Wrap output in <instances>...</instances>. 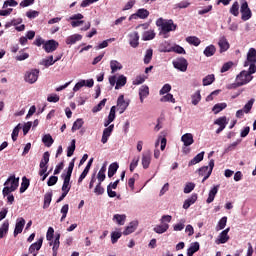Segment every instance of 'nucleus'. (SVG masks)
<instances>
[{
  "label": "nucleus",
  "mask_w": 256,
  "mask_h": 256,
  "mask_svg": "<svg viewBox=\"0 0 256 256\" xmlns=\"http://www.w3.org/2000/svg\"><path fill=\"white\" fill-rule=\"evenodd\" d=\"M73 169H75V159H72V161L69 163V166L67 168L66 174H61V177L63 179V185H62V191H71V175H73Z\"/></svg>",
  "instance_id": "f257e3e1"
},
{
  "label": "nucleus",
  "mask_w": 256,
  "mask_h": 256,
  "mask_svg": "<svg viewBox=\"0 0 256 256\" xmlns=\"http://www.w3.org/2000/svg\"><path fill=\"white\" fill-rule=\"evenodd\" d=\"M4 188L2 190V194L4 197L7 195H11L13 191H17V187H19V178H15V176H10L4 183Z\"/></svg>",
  "instance_id": "f03ea898"
},
{
  "label": "nucleus",
  "mask_w": 256,
  "mask_h": 256,
  "mask_svg": "<svg viewBox=\"0 0 256 256\" xmlns=\"http://www.w3.org/2000/svg\"><path fill=\"white\" fill-rule=\"evenodd\" d=\"M240 13L242 21H249L251 17H253V13L251 12V8H249V3L247 0H240Z\"/></svg>",
  "instance_id": "7ed1b4c3"
},
{
  "label": "nucleus",
  "mask_w": 256,
  "mask_h": 256,
  "mask_svg": "<svg viewBox=\"0 0 256 256\" xmlns=\"http://www.w3.org/2000/svg\"><path fill=\"white\" fill-rule=\"evenodd\" d=\"M157 27H161L162 33H169L171 31H175L177 29V25L173 23V20H169L168 22H164L163 18H160L156 22Z\"/></svg>",
  "instance_id": "20e7f679"
},
{
  "label": "nucleus",
  "mask_w": 256,
  "mask_h": 256,
  "mask_svg": "<svg viewBox=\"0 0 256 256\" xmlns=\"http://www.w3.org/2000/svg\"><path fill=\"white\" fill-rule=\"evenodd\" d=\"M172 63L174 69H178V71H181L182 73H185V71H187V67H189V62H187V59H185L184 57L178 58Z\"/></svg>",
  "instance_id": "39448f33"
},
{
  "label": "nucleus",
  "mask_w": 256,
  "mask_h": 256,
  "mask_svg": "<svg viewBox=\"0 0 256 256\" xmlns=\"http://www.w3.org/2000/svg\"><path fill=\"white\" fill-rule=\"evenodd\" d=\"M38 79H39V69H32L31 71H28L25 74V82L30 83V85H33V83H37Z\"/></svg>",
  "instance_id": "423d86ee"
},
{
  "label": "nucleus",
  "mask_w": 256,
  "mask_h": 256,
  "mask_svg": "<svg viewBox=\"0 0 256 256\" xmlns=\"http://www.w3.org/2000/svg\"><path fill=\"white\" fill-rule=\"evenodd\" d=\"M236 81L242 83V86L247 85L253 81V76L248 75L247 71L243 70L236 76Z\"/></svg>",
  "instance_id": "0eeeda50"
},
{
  "label": "nucleus",
  "mask_w": 256,
  "mask_h": 256,
  "mask_svg": "<svg viewBox=\"0 0 256 256\" xmlns=\"http://www.w3.org/2000/svg\"><path fill=\"white\" fill-rule=\"evenodd\" d=\"M60 239L61 234L56 233L54 241L52 240L51 242H49L50 247H52V256H57L59 247L61 245Z\"/></svg>",
  "instance_id": "6e6552de"
},
{
  "label": "nucleus",
  "mask_w": 256,
  "mask_h": 256,
  "mask_svg": "<svg viewBox=\"0 0 256 256\" xmlns=\"http://www.w3.org/2000/svg\"><path fill=\"white\" fill-rule=\"evenodd\" d=\"M57 47H59V42L55 40H48L43 45V49L46 53H53V51H57Z\"/></svg>",
  "instance_id": "1a4fd4ad"
},
{
  "label": "nucleus",
  "mask_w": 256,
  "mask_h": 256,
  "mask_svg": "<svg viewBox=\"0 0 256 256\" xmlns=\"http://www.w3.org/2000/svg\"><path fill=\"white\" fill-rule=\"evenodd\" d=\"M256 63V50L255 48H250L247 53V59L244 62V67H249V65Z\"/></svg>",
  "instance_id": "9d476101"
},
{
  "label": "nucleus",
  "mask_w": 256,
  "mask_h": 256,
  "mask_svg": "<svg viewBox=\"0 0 256 256\" xmlns=\"http://www.w3.org/2000/svg\"><path fill=\"white\" fill-rule=\"evenodd\" d=\"M117 107L120 114L125 113V111H127V107H129V102L125 101V96L123 94L117 99Z\"/></svg>",
  "instance_id": "9b49d317"
},
{
  "label": "nucleus",
  "mask_w": 256,
  "mask_h": 256,
  "mask_svg": "<svg viewBox=\"0 0 256 256\" xmlns=\"http://www.w3.org/2000/svg\"><path fill=\"white\" fill-rule=\"evenodd\" d=\"M137 17L139 19H147V17H149V10H147L145 8L138 9L135 14H132L129 17V21H131V19H137Z\"/></svg>",
  "instance_id": "f8f14e48"
},
{
  "label": "nucleus",
  "mask_w": 256,
  "mask_h": 256,
  "mask_svg": "<svg viewBox=\"0 0 256 256\" xmlns=\"http://www.w3.org/2000/svg\"><path fill=\"white\" fill-rule=\"evenodd\" d=\"M25 227V218H18L16 221L15 229H14V237L23 233V229Z\"/></svg>",
  "instance_id": "ddd939ff"
},
{
  "label": "nucleus",
  "mask_w": 256,
  "mask_h": 256,
  "mask_svg": "<svg viewBox=\"0 0 256 256\" xmlns=\"http://www.w3.org/2000/svg\"><path fill=\"white\" fill-rule=\"evenodd\" d=\"M113 129H115L114 124L110 125L109 127L103 130L102 139H101V143H103V145H105V143L109 141V137H111V133H113Z\"/></svg>",
  "instance_id": "4468645a"
},
{
  "label": "nucleus",
  "mask_w": 256,
  "mask_h": 256,
  "mask_svg": "<svg viewBox=\"0 0 256 256\" xmlns=\"http://www.w3.org/2000/svg\"><path fill=\"white\" fill-rule=\"evenodd\" d=\"M214 125H219V128L216 130L217 135H219L227 127V117L223 116L216 119Z\"/></svg>",
  "instance_id": "2eb2a0df"
},
{
  "label": "nucleus",
  "mask_w": 256,
  "mask_h": 256,
  "mask_svg": "<svg viewBox=\"0 0 256 256\" xmlns=\"http://www.w3.org/2000/svg\"><path fill=\"white\" fill-rule=\"evenodd\" d=\"M229 231H230V228H226L220 233L219 239L216 240L217 245H221L229 241Z\"/></svg>",
  "instance_id": "dca6fc26"
},
{
  "label": "nucleus",
  "mask_w": 256,
  "mask_h": 256,
  "mask_svg": "<svg viewBox=\"0 0 256 256\" xmlns=\"http://www.w3.org/2000/svg\"><path fill=\"white\" fill-rule=\"evenodd\" d=\"M41 247H43V237L38 239L37 242L33 243L29 247V253H33V256H37V253H35V251H39V249H41Z\"/></svg>",
  "instance_id": "f3484780"
},
{
  "label": "nucleus",
  "mask_w": 256,
  "mask_h": 256,
  "mask_svg": "<svg viewBox=\"0 0 256 256\" xmlns=\"http://www.w3.org/2000/svg\"><path fill=\"white\" fill-rule=\"evenodd\" d=\"M181 141L184 144V147H190V145H193L195 143V140L193 139V134L186 133L182 135Z\"/></svg>",
  "instance_id": "a211bd4d"
},
{
  "label": "nucleus",
  "mask_w": 256,
  "mask_h": 256,
  "mask_svg": "<svg viewBox=\"0 0 256 256\" xmlns=\"http://www.w3.org/2000/svg\"><path fill=\"white\" fill-rule=\"evenodd\" d=\"M150 165H151V151H147L142 155L143 169H149Z\"/></svg>",
  "instance_id": "6ab92c4d"
},
{
  "label": "nucleus",
  "mask_w": 256,
  "mask_h": 256,
  "mask_svg": "<svg viewBox=\"0 0 256 256\" xmlns=\"http://www.w3.org/2000/svg\"><path fill=\"white\" fill-rule=\"evenodd\" d=\"M217 193H219V185L214 186L208 194V198L206 200V203H213V201H215V197L217 195Z\"/></svg>",
  "instance_id": "aec40b11"
},
{
  "label": "nucleus",
  "mask_w": 256,
  "mask_h": 256,
  "mask_svg": "<svg viewBox=\"0 0 256 256\" xmlns=\"http://www.w3.org/2000/svg\"><path fill=\"white\" fill-rule=\"evenodd\" d=\"M81 39H83L81 34H73L66 38V45H75V43H77V41H81Z\"/></svg>",
  "instance_id": "412c9836"
},
{
  "label": "nucleus",
  "mask_w": 256,
  "mask_h": 256,
  "mask_svg": "<svg viewBox=\"0 0 256 256\" xmlns=\"http://www.w3.org/2000/svg\"><path fill=\"white\" fill-rule=\"evenodd\" d=\"M140 102L143 103L144 99L149 97V86L143 85L139 89Z\"/></svg>",
  "instance_id": "4be33fe9"
},
{
  "label": "nucleus",
  "mask_w": 256,
  "mask_h": 256,
  "mask_svg": "<svg viewBox=\"0 0 256 256\" xmlns=\"http://www.w3.org/2000/svg\"><path fill=\"white\" fill-rule=\"evenodd\" d=\"M160 53H172L173 52V46L169 44V42L165 41L159 46Z\"/></svg>",
  "instance_id": "5701e85b"
},
{
  "label": "nucleus",
  "mask_w": 256,
  "mask_h": 256,
  "mask_svg": "<svg viewBox=\"0 0 256 256\" xmlns=\"http://www.w3.org/2000/svg\"><path fill=\"white\" fill-rule=\"evenodd\" d=\"M200 245L199 242L191 243L190 247L187 249V256H193L197 251H199Z\"/></svg>",
  "instance_id": "b1692460"
},
{
  "label": "nucleus",
  "mask_w": 256,
  "mask_h": 256,
  "mask_svg": "<svg viewBox=\"0 0 256 256\" xmlns=\"http://www.w3.org/2000/svg\"><path fill=\"white\" fill-rule=\"evenodd\" d=\"M197 201V194H192L190 198L186 199L183 204V209H189Z\"/></svg>",
  "instance_id": "393cba45"
},
{
  "label": "nucleus",
  "mask_w": 256,
  "mask_h": 256,
  "mask_svg": "<svg viewBox=\"0 0 256 256\" xmlns=\"http://www.w3.org/2000/svg\"><path fill=\"white\" fill-rule=\"evenodd\" d=\"M130 45L134 49L139 47V33L134 32L133 34L130 35Z\"/></svg>",
  "instance_id": "a878e982"
},
{
  "label": "nucleus",
  "mask_w": 256,
  "mask_h": 256,
  "mask_svg": "<svg viewBox=\"0 0 256 256\" xmlns=\"http://www.w3.org/2000/svg\"><path fill=\"white\" fill-rule=\"evenodd\" d=\"M110 69L111 73H115L116 71H121V69H123V65L117 60H112L110 62Z\"/></svg>",
  "instance_id": "bb28decb"
},
{
  "label": "nucleus",
  "mask_w": 256,
  "mask_h": 256,
  "mask_svg": "<svg viewBox=\"0 0 256 256\" xmlns=\"http://www.w3.org/2000/svg\"><path fill=\"white\" fill-rule=\"evenodd\" d=\"M7 233H9V220H5L0 227V239H3Z\"/></svg>",
  "instance_id": "cd10ccee"
},
{
  "label": "nucleus",
  "mask_w": 256,
  "mask_h": 256,
  "mask_svg": "<svg viewBox=\"0 0 256 256\" xmlns=\"http://www.w3.org/2000/svg\"><path fill=\"white\" fill-rule=\"evenodd\" d=\"M218 45L220 47V51L221 53L227 51L229 49V42L227 41L226 37H222L219 42Z\"/></svg>",
  "instance_id": "c85d7f7f"
},
{
  "label": "nucleus",
  "mask_w": 256,
  "mask_h": 256,
  "mask_svg": "<svg viewBox=\"0 0 256 256\" xmlns=\"http://www.w3.org/2000/svg\"><path fill=\"white\" fill-rule=\"evenodd\" d=\"M53 200V192H47L44 195V205L43 209H49V205H51V201Z\"/></svg>",
  "instance_id": "c756f323"
},
{
  "label": "nucleus",
  "mask_w": 256,
  "mask_h": 256,
  "mask_svg": "<svg viewBox=\"0 0 256 256\" xmlns=\"http://www.w3.org/2000/svg\"><path fill=\"white\" fill-rule=\"evenodd\" d=\"M203 157H205V152H200L199 154H197L190 162H189V167L193 166V165H197V163H201V161L203 160Z\"/></svg>",
  "instance_id": "7c9ffc66"
},
{
  "label": "nucleus",
  "mask_w": 256,
  "mask_h": 256,
  "mask_svg": "<svg viewBox=\"0 0 256 256\" xmlns=\"http://www.w3.org/2000/svg\"><path fill=\"white\" fill-rule=\"evenodd\" d=\"M137 229V222H131L129 226L123 231V235H131V233H135Z\"/></svg>",
  "instance_id": "2f4dec72"
},
{
  "label": "nucleus",
  "mask_w": 256,
  "mask_h": 256,
  "mask_svg": "<svg viewBox=\"0 0 256 256\" xmlns=\"http://www.w3.org/2000/svg\"><path fill=\"white\" fill-rule=\"evenodd\" d=\"M125 85H127V77L120 75L116 81L115 89H121V87H125Z\"/></svg>",
  "instance_id": "473e14b6"
},
{
  "label": "nucleus",
  "mask_w": 256,
  "mask_h": 256,
  "mask_svg": "<svg viewBox=\"0 0 256 256\" xmlns=\"http://www.w3.org/2000/svg\"><path fill=\"white\" fill-rule=\"evenodd\" d=\"M168 229H169V224H161L154 227L153 231L161 235L163 233H166Z\"/></svg>",
  "instance_id": "72a5a7b5"
},
{
  "label": "nucleus",
  "mask_w": 256,
  "mask_h": 256,
  "mask_svg": "<svg viewBox=\"0 0 256 256\" xmlns=\"http://www.w3.org/2000/svg\"><path fill=\"white\" fill-rule=\"evenodd\" d=\"M186 41L189 45H194V47H199V45H201V40L197 38V36H189L186 38Z\"/></svg>",
  "instance_id": "f704fd0d"
},
{
  "label": "nucleus",
  "mask_w": 256,
  "mask_h": 256,
  "mask_svg": "<svg viewBox=\"0 0 256 256\" xmlns=\"http://www.w3.org/2000/svg\"><path fill=\"white\" fill-rule=\"evenodd\" d=\"M107 171V164H103L100 171L98 172L97 179L100 183H103L105 181V172Z\"/></svg>",
  "instance_id": "c9c22d12"
},
{
  "label": "nucleus",
  "mask_w": 256,
  "mask_h": 256,
  "mask_svg": "<svg viewBox=\"0 0 256 256\" xmlns=\"http://www.w3.org/2000/svg\"><path fill=\"white\" fill-rule=\"evenodd\" d=\"M217 49L214 45H209L204 49V55L205 57H213L215 55Z\"/></svg>",
  "instance_id": "e433bc0d"
},
{
  "label": "nucleus",
  "mask_w": 256,
  "mask_h": 256,
  "mask_svg": "<svg viewBox=\"0 0 256 256\" xmlns=\"http://www.w3.org/2000/svg\"><path fill=\"white\" fill-rule=\"evenodd\" d=\"M117 169H119V164H117V162L110 164L108 168V177L110 179L115 175V173H117Z\"/></svg>",
  "instance_id": "4c0bfd02"
},
{
  "label": "nucleus",
  "mask_w": 256,
  "mask_h": 256,
  "mask_svg": "<svg viewBox=\"0 0 256 256\" xmlns=\"http://www.w3.org/2000/svg\"><path fill=\"white\" fill-rule=\"evenodd\" d=\"M127 216L125 214H115L113 220L116 221L118 225H125V220Z\"/></svg>",
  "instance_id": "58836bf2"
},
{
  "label": "nucleus",
  "mask_w": 256,
  "mask_h": 256,
  "mask_svg": "<svg viewBox=\"0 0 256 256\" xmlns=\"http://www.w3.org/2000/svg\"><path fill=\"white\" fill-rule=\"evenodd\" d=\"M214 167H215V160L211 159L209 161V171L207 172V174L202 179V183H205L208 180V178L211 177V173H213V168Z\"/></svg>",
  "instance_id": "ea45409f"
},
{
  "label": "nucleus",
  "mask_w": 256,
  "mask_h": 256,
  "mask_svg": "<svg viewBox=\"0 0 256 256\" xmlns=\"http://www.w3.org/2000/svg\"><path fill=\"white\" fill-rule=\"evenodd\" d=\"M223 109H227V103L215 104L212 108V111L214 112L215 115H217L218 113H221Z\"/></svg>",
  "instance_id": "a19ab883"
},
{
  "label": "nucleus",
  "mask_w": 256,
  "mask_h": 256,
  "mask_svg": "<svg viewBox=\"0 0 256 256\" xmlns=\"http://www.w3.org/2000/svg\"><path fill=\"white\" fill-rule=\"evenodd\" d=\"M142 39H143V41H151V40L155 39V31L148 30V31L144 32L142 35Z\"/></svg>",
  "instance_id": "79ce46f5"
},
{
  "label": "nucleus",
  "mask_w": 256,
  "mask_h": 256,
  "mask_svg": "<svg viewBox=\"0 0 256 256\" xmlns=\"http://www.w3.org/2000/svg\"><path fill=\"white\" fill-rule=\"evenodd\" d=\"M215 82V75L209 74L205 78H203L202 83L204 87H207V85H211Z\"/></svg>",
  "instance_id": "37998d69"
},
{
  "label": "nucleus",
  "mask_w": 256,
  "mask_h": 256,
  "mask_svg": "<svg viewBox=\"0 0 256 256\" xmlns=\"http://www.w3.org/2000/svg\"><path fill=\"white\" fill-rule=\"evenodd\" d=\"M42 142L45 144L46 147H51L53 145L54 140L51 134H46L42 138Z\"/></svg>",
  "instance_id": "c03bdc74"
},
{
  "label": "nucleus",
  "mask_w": 256,
  "mask_h": 256,
  "mask_svg": "<svg viewBox=\"0 0 256 256\" xmlns=\"http://www.w3.org/2000/svg\"><path fill=\"white\" fill-rule=\"evenodd\" d=\"M30 181L27 179V177L22 178V183L20 187V193H25L26 189H29Z\"/></svg>",
  "instance_id": "a18cd8bd"
},
{
  "label": "nucleus",
  "mask_w": 256,
  "mask_h": 256,
  "mask_svg": "<svg viewBox=\"0 0 256 256\" xmlns=\"http://www.w3.org/2000/svg\"><path fill=\"white\" fill-rule=\"evenodd\" d=\"M231 15H234V17H239V2H234L230 8Z\"/></svg>",
  "instance_id": "49530a36"
},
{
  "label": "nucleus",
  "mask_w": 256,
  "mask_h": 256,
  "mask_svg": "<svg viewBox=\"0 0 256 256\" xmlns=\"http://www.w3.org/2000/svg\"><path fill=\"white\" fill-rule=\"evenodd\" d=\"M255 103V98L250 99L243 107L244 113H251V109H253V104Z\"/></svg>",
  "instance_id": "de8ad7c7"
},
{
  "label": "nucleus",
  "mask_w": 256,
  "mask_h": 256,
  "mask_svg": "<svg viewBox=\"0 0 256 256\" xmlns=\"http://www.w3.org/2000/svg\"><path fill=\"white\" fill-rule=\"evenodd\" d=\"M83 119L78 118L72 126V133H75V131H79V129H81V127H83Z\"/></svg>",
  "instance_id": "09e8293b"
},
{
  "label": "nucleus",
  "mask_w": 256,
  "mask_h": 256,
  "mask_svg": "<svg viewBox=\"0 0 256 256\" xmlns=\"http://www.w3.org/2000/svg\"><path fill=\"white\" fill-rule=\"evenodd\" d=\"M201 101V91L197 90L193 95H192V105H199V102Z\"/></svg>",
  "instance_id": "8fccbe9b"
},
{
  "label": "nucleus",
  "mask_w": 256,
  "mask_h": 256,
  "mask_svg": "<svg viewBox=\"0 0 256 256\" xmlns=\"http://www.w3.org/2000/svg\"><path fill=\"white\" fill-rule=\"evenodd\" d=\"M152 59H153V49H148L146 51V54H145V57H144L145 65H149L151 63Z\"/></svg>",
  "instance_id": "3c124183"
},
{
  "label": "nucleus",
  "mask_w": 256,
  "mask_h": 256,
  "mask_svg": "<svg viewBox=\"0 0 256 256\" xmlns=\"http://www.w3.org/2000/svg\"><path fill=\"white\" fill-rule=\"evenodd\" d=\"M172 52L178 53V55H185L187 52L185 51L184 47H181L180 45L172 46Z\"/></svg>",
  "instance_id": "603ef678"
},
{
  "label": "nucleus",
  "mask_w": 256,
  "mask_h": 256,
  "mask_svg": "<svg viewBox=\"0 0 256 256\" xmlns=\"http://www.w3.org/2000/svg\"><path fill=\"white\" fill-rule=\"evenodd\" d=\"M49 157H51V154H49V152H45L43 154V158L40 162V167H47V164L49 163Z\"/></svg>",
  "instance_id": "864d4df0"
},
{
  "label": "nucleus",
  "mask_w": 256,
  "mask_h": 256,
  "mask_svg": "<svg viewBox=\"0 0 256 256\" xmlns=\"http://www.w3.org/2000/svg\"><path fill=\"white\" fill-rule=\"evenodd\" d=\"M160 101H161V103H167V102L175 103V99L173 97V94H171V93H168L167 95L163 96L160 99Z\"/></svg>",
  "instance_id": "5fc2aeb1"
},
{
  "label": "nucleus",
  "mask_w": 256,
  "mask_h": 256,
  "mask_svg": "<svg viewBox=\"0 0 256 256\" xmlns=\"http://www.w3.org/2000/svg\"><path fill=\"white\" fill-rule=\"evenodd\" d=\"M122 235H123V233H121V232H112L111 233L112 244L115 245V243H117V241H119V239H121Z\"/></svg>",
  "instance_id": "6e6d98bb"
},
{
  "label": "nucleus",
  "mask_w": 256,
  "mask_h": 256,
  "mask_svg": "<svg viewBox=\"0 0 256 256\" xmlns=\"http://www.w3.org/2000/svg\"><path fill=\"white\" fill-rule=\"evenodd\" d=\"M61 213H62V217L60 221L63 222L67 218V213H69V204H65L64 206H62Z\"/></svg>",
  "instance_id": "4d7b16f0"
},
{
  "label": "nucleus",
  "mask_w": 256,
  "mask_h": 256,
  "mask_svg": "<svg viewBox=\"0 0 256 256\" xmlns=\"http://www.w3.org/2000/svg\"><path fill=\"white\" fill-rule=\"evenodd\" d=\"M105 103H107V99L104 98L102 101L99 102L98 105H96L92 111L93 113H98V111H101V109H103V107H105Z\"/></svg>",
  "instance_id": "13d9d810"
},
{
  "label": "nucleus",
  "mask_w": 256,
  "mask_h": 256,
  "mask_svg": "<svg viewBox=\"0 0 256 256\" xmlns=\"http://www.w3.org/2000/svg\"><path fill=\"white\" fill-rule=\"evenodd\" d=\"M75 139L71 141V145L67 149V157H73V154L75 153Z\"/></svg>",
  "instance_id": "bf43d9fd"
},
{
  "label": "nucleus",
  "mask_w": 256,
  "mask_h": 256,
  "mask_svg": "<svg viewBox=\"0 0 256 256\" xmlns=\"http://www.w3.org/2000/svg\"><path fill=\"white\" fill-rule=\"evenodd\" d=\"M191 3L189 1H181L174 5V9H187Z\"/></svg>",
  "instance_id": "052dcab7"
},
{
  "label": "nucleus",
  "mask_w": 256,
  "mask_h": 256,
  "mask_svg": "<svg viewBox=\"0 0 256 256\" xmlns=\"http://www.w3.org/2000/svg\"><path fill=\"white\" fill-rule=\"evenodd\" d=\"M53 237H55V229L53 227H49L46 233L47 241H53Z\"/></svg>",
  "instance_id": "680f3d73"
},
{
  "label": "nucleus",
  "mask_w": 256,
  "mask_h": 256,
  "mask_svg": "<svg viewBox=\"0 0 256 256\" xmlns=\"http://www.w3.org/2000/svg\"><path fill=\"white\" fill-rule=\"evenodd\" d=\"M44 67H51V65H55V61L53 60V55L49 56L47 59L42 61Z\"/></svg>",
  "instance_id": "e2e57ef3"
},
{
  "label": "nucleus",
  "mask_w": 256,
  "mask_h": 256,
  "mask_svg": "<svg viewBox=\"0 0 256 256\" xmlns=\"http://www.w3.org/2000/svg\"><path fill=\"white\" fill-rule=\"evenodd\" d=\"M102 182H98V184L96 185L95 189H94V193L96 195H103V193H105V188H103V186H101Z\"/></svg>",
  "instance_id": "0e129e2a"
},
{
  "label": "nucleus",
  "mask_w": 256,
  "mask_h": 256,
  "mask_svg": "<svg viewBox=\"0 0 256 256\" xmlns=\"http://www.w3.org/2000/svg\"><path fill=\"white\" fill-rule=\"evenodd\" d=\"M21 129V124H18L12 131V140L17 141V137H19V131Z\"/></svg>",
  "instance_id": "69168bd1"
},
{
  "label": "nucleus",
  "mask_w": 256,
  "mask_h": 256,
  "mask_svg": "<svg viewBox=\"0 0 256 256\" xmlns=\"http://www.w3.org/2000/svg\"><path fill=\"white\" fill-rule=\"evenodd\" d=\"M193 189H195V183L189 182L184 187V193L189 194Z\"/></svg>",
  "instance_id": "338daca9"
},
{
  "label": "nucleus",
  "mask_w": 256,
  "mask_h": 256,
  "mask_svg": "<svg viewBox=\"0 0 256 256\" xmlns=\"http://www.w3.org/2000/svg\"><path fill=\"white\" fill-rule=\"evenodd\" d=\"M169 91H171V86L170 84H165L161 90H160V95H165V93L169 94Z\"/></svg>",
  "instance_id": "774afa93"
}]
</instances>
